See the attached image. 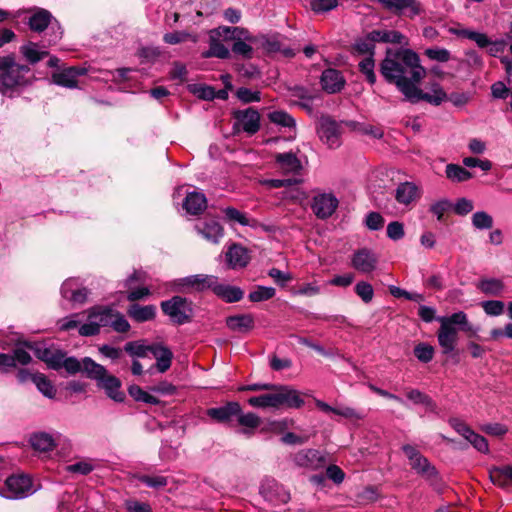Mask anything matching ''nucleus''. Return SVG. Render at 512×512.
I'll use <instances>...</instances> for the list:
<instances>
[{
    "label": "nucleus",
    "mask_w": 512,
    "mask_h": 512,
    "mask_svg": "<svg viewBox=\"0 0 512 512\" xmlns=\"http://www.w3.org/2000/svg\"><path fill=\"white\" fill-rule=\"evenodd\" d=\"M380 73L389 84H394L404 98L421 83L426 76V69L420 58L411 49L386 50V56L380 64Z\"/></svg>",
    "instance_id": "f257e3e1"
},
{
    "label": "nucleus",
    "mask_w": 512,
    "mask_h": 512,
    "mask_svg": "<svg viewBox=\"0 0 512 512\" xmlns=\"http://www.w3.org/2000/svg\"><path fill=\"white\" fill-rule=\"evenodd\" d=\"M436 320L440 323L437 331V339L442 353L448 355L455 350L458 341V328L465 332L476 333L477 328H474L469 323L467 314L463 311L453 313L450 316L437 317Z\"/></svg>",
    "instance_id": "f03ea898"
},
{
    "label": "nucleus",
    "mask_w": 512,
    "mask_h": 512,
    "mask_svg": "<svg viewBox=\"0 0 512 512\" xmlns=\"http://www.w3.org/2000/svg\"><path fill=\"white\" fill-rule=\"evenodd\" d=\"M270 393L253 396L248 399V404L256 408H300L304 404V400L299 393L288 386H276L271 388Z\"/></svg>",
    "instance_id": "7ed1b4c3"
},
{
    "label": "nucleus",
    "mask_w": 512,
    "mask_h": 512,
    "mask_svg": "<svg viewBox=\"0 0 512 512\" xmlns=\"http://www.w3.org/2000/svg\"><path fill=\"white\" fill-rule=\"evenodd\" d=\"M29 72L30 68L17 64L13 55L0 57V93L8 95L15 88L26 85Z\"/></svg>",
    "instance_id": "20e7f679"
},
{
    "label": "nucleus",
    "mask_w": 512,
    "mask_h": 512,
    "mask_svg": "<svg viewBox=\"0 0 512 512\" xmlns=\"http://www.w3.org/2000/svg\"><path fill=\"white\" fill-rule=\"evenodd\" d=\"M84 372L89 378L98 382V386L104 389L109 398L116 402L124 400L125 394L120 389L121 381L117 377L108 374L104 366L86 357L84 358Z\"/></svg>",
    "instance_id": "39448f33"
},
{
    "label": "nucleus",
    "mask_w": 512,
    "mask_h": 512,
    "mask_svg": "<svg viewBox=\"0 0 512 512\" xmlns=\"http://www.w3.org/2000/svg\"><path fill=\"white\" fill-rule=\"evenodd\" d=\"M163 313L176 325H182L191 321L193 316L192 302L181 296H174L161 302Z\"/></svg>",
    "instance_id": "423d86ee"
},
{
    "label": "nucleus",
    "mask_w": 512,
    "mask_h": 512,
    "mask_svg": "<svg viewBox=\"0 0 512 512\" xmlns=\"http://www.w3.org/2000/svg\"><path fill=\"white\" fill-rule=\"evenodd\" d=\"M28 25L34 32H43L45 29H49L50 38L48 39V46L55 45L62 37V30L56 20L53 21L50 12L44 9H40L35 12L30 18Z\"/></svg>",
    "instance_id": "0eeeda50"
},
{
    "label": "nucleus",
    "mask_w": 512,
    "mask_h": 512,
    "mask_svg": "<svg viewBox=\"0 0 512 512\" xmlns=\"http://www.w3.org/2000/svg\"><path fill=\"white\" fill-rule=\"evenodd\" d=\"M114 310L107 307H94L88 311L87 323L79 327L81 336L97 335L101 327L110 326Z\"/></svg>",
    "instance_id": "6e6552de"
},
{
    "label": "nucleus",
    "mask_w": 512,
    "mask_h": 512,
    "mask_svg": "<svg viewBox=\"0 0 512 512\" xmlns=\"http://www.w3.org/2000/svg\"><path fill=\"white\" fill-rule=\"evenodd\" d=\"M36 489L32 480L27 475H12L5 481V487L0 491V496L6 499H22L32 495Z\"/></svg>",
    "instance_id": "1a4fd4ad"
},
{
    "label": "nucleus",
    "mask_w": 512,
    "mask_h": 512,
    "mask_svg": "<svg viewBox=\"0 0 512 512\" xmlns=\"http://www.w3.org/2000/svg\"><path fill=\"white\" fill-rule=\"evenodd\" d=\"M401 449L407 457L411 469L418 475L428 480H432L437 477L436 468L415 446L405 444Z\"/></svg>",
    "instance_id": "9d476101"
},
{
    "label": "nucleus",
    "mask_w": 512,
    "mask_h": 512,
    "mask_svg": "<svg viewBox=\"0 0 512 512\" xmlns=\"http://www.w3.org/2000/svg\"><path fill=\"white\" fill-rule=\"evenodd\" d=\"M248 42L254 44L256 49H262L267 55H274L281 53L286 58H291L295 55L291 48H283L278 35H249Z\"/></svg>",
    "instance_id": "9b49d317"
},
{
    "label": "nucleus",
    "mask_w": 512,
    "mask_h": 512,
    "mask_svg": "<svg viewBox=\"0 0 512 512\" xmlns=\"http://www.w3.org/2000/svg\"><path fill=\"white\" fill-rule=\"evenodd\" d=\"M214 275L195 274L180 278L176 281L177 288L180 292H202L207 289L212 290L215 283Z\"/></svg>",
    "instance_id": "f8f14e48"
},
{
    "label": "nucleus",
    "mask_w": 512,
    "mask_h": 512,
    "mask_svg": "<svg viewBox=\"0 0 512 512\" xmlns=\"http://www.w3.org/2000/svg\"><path fill=\"white\" fill-rule=\"evenodd\" d=\"M292 460L297 467L311 471L319 470L327 463L325 455L317 449H301L293 455Z\"/></svg>",
    "instance_id": "ddd939ff"
},
{
    "label": "nucleus",
    "mask_w": 512,
    "mask_h": 512,
    "mask_svg": "<svg viewBox=\"0 0 512 512\" xmlns=\"http://www.w3.org/2000/svg\"><path fill=\"white\" fill-rule=\"evenodd\" d=\"M450 426L461 436H463L475 449L479 452L487 453L489 445L487 440L473 431L466 423L458 418H451L449 420Z\"/></svg>",
    "instance_id": "4468645a"
},
{
    "label": "nucleus",
    "mask_w": 512,
    "mask_h": 512,
    "mask_svg": "<svg viewBox=\"0 0 512 512\" xmlns=\"http://www.w3.org/2000/svg\"><path fill=\"white\" fill-rule=\"evenodd\" d=\"M421 185L405 181L397 185L394 191V197L397 203L405 207H412L422 197Z\"/></svg>",
    "instance_id": "2eb2a0df"
},
{
    "label": "nucleus",
    "mask_w": 512,
    "mask_h": 512,
    "mask_svg": "<svg viewBox=\"0 0 512 512\" xmlns=\"http://www.w3.org/2000/svg\"><path fill=\"white\" fill-rule=\"evenodd\" d=\"M339 205L337 197L333 193H319L312 199L311 208L319 219H327L332 216Z\"/></svg>",
    "instance_id": "dca6fc26"
},
{
    "label": "nucleus",
    "mask_w": 512,
    "mask_h": 512,
    "mask_svg": "<svg viewBox=\"0 0 512 512\" xmlns=\"http://www.w3.org/2000/svg\"><path fill=\"white\" fill-rule=\"evenodd\" d=\"M318 135L321 141L330 148H337L341 144L340 125L329 117L320 120Z\"/></svg>",
    "instance_id": "f3484780"
},
{
    "label": "nucleus",
    "mask_w": 512,
    "mask_h": 512,
    "mask_svg": "<svg viewBox=\"0 0 512 512\" xmlns=\"http://www.w3.org/2000/svg\"><path fill=\"white\" fill-rule=\"evenodd\" d=\"M447 94L438 83H434L431 86V93L423 92L419 85H416L405 100L410 103H418L419 101H426L433 105H440L446 100Z\"/></svg>",
    "instance_id": "a211bd4d"
},
{
    "label": "nucleus",
    "mask_w": 512,
    "mask_h": 512,
    "mask_svg": "<svg viewBox=\"0 0 512 512\" xmlns=\"http://www.w3.org/2000/svg\"><path fill=\"white\" fill-rule=\"evenodd\" d=\"M196 232L206 241L219 244L224 236V229L215 219H201L195 224Z\"/></svg>",
    "instance_id": "6ab92c4d"
},
{
    "label": "nucleus",
    "mask_w": 512,
    "mask_h": 512,
    "mask_svg": "<svg viewBox=\"0 0 512 512\" xmlns=\"http://www.w3.org/2000/svg\"><path fill=\"white\" fill-rule=\"evenodd\" d=\"M378 263V256L370 249L362 248L354 252L351 265L352 267L361 273L373 272Z\"/></svg>",
    "instance_id": "aec40b11"
},
{
    "label": "nucleus",
    "mask_w": 512,
    "mask_h": 512,
    "mask_svg": "<svg viewBox=\"0 0 512 512\" xmlns=\"http://www.w3.org/2000/svg\"><path fill=\"white\" fill-rule=\"evenodd\" d=\"M87 73V69L85 67L80 66H72L65 68L63 70L54 72L52 74V81L56 85L66 87V88H76L78 81L77 78L79 76H83Z\"/></svg>",
    "instance_id": "412c9836"
},
{
    "label": "nucleus",
    "mask_w": 512,
    "mask_h": 512,
    "mask_svg": "<svg viewBox=\"0 0 512 512\" xmlns=\"http://www.w3.org/2000/svg\"><path fill=\"white\" fill-rule=\"evenodd\" d=\"M387 10L396 14L407 13L410 18L420 14L421 6L417 0H378Z\"/></svg>",
    "instance_id": "4be33fe9"
},
{
    "label": "nucleus",
    "mask_w": 512,
    "mask_h": 512,
    "mask_svg": "<svg viewBox=\"0 0 512 512\" xmlns=\"http://www.w3.org/2000/svg\"><path fill=\"white\" fill-rule=\"evenodd\" d=\"M225 258L228 267L231 269L244 268L250 261L248 249L237 243H233L227 248Z\"/></svg>",
    "instance_id": "5701e85b"
},
{
    "label": "nucleus",
    "mask_w": 512,
    "mask_h": 512,
    "mask_svg": "<svg viewBox=\"0 0 512 512\" xmlns=\"http://www.w3.org/2000/svg\"><path fill=\"white\" fill-rule=\"evenodd\" d=\"M240 412L241 406L238 402H228L221 407L209 408L206 413L211 419L219 423H227Z\"/></svg>",
    "instance_id": "b1692460"
},
{
    "label": "nucleus",
    "mask_w": 512,
    "mask_h": 512,
    "mask_svg": "<svg viewBox=\"0 0 512 512\" xmlns=\"http://www.w3.org/2000/svg\"><path fill=\"white\" fill-rule=\"evenodd\" d=\"M212 291L227 303L238 302L244 296V292L240 287L219 283L218 277H215V283L212 286Z\"/></svg>",
    "instance_id": "393cba45"
},
{
    "label": "nucleus",
    "mask_w": 512,
    "mask_h": 512,
    "mask_svg": "<svg viewBox=\"0 0 512 512\" xmlns=\"http://www.w3.org/2000/svg\"><path fill=\"white\" fill-rule=\"evenodd\" d=\"M369 39L378 43L408 45L407 37L396 30H373L369 32Z\"/></svg>",
    "instance_id": "a878e982"
},
{
    "label": "nucleus",
    "mask_w": 512,
    "mask_h": 512,
    "mask_svg": "<svg viewBox=\"0 0 512 512\" xmlns=\"http://www.w3.org/2000/svg\"><path fill=\"white\" fill-rule=\"evenodd\" d=\"M345 84L341 73L335 69H326L321 76L322 88L328 93L339 92Z\"/></svg>",
    "instance_id": "bb28decb"
},
{
    "label": "nucleus",
    "mask_w": 512,
    "mask_h": 512,
    "mask_svg": "<svg viewBox=\"0 0 512 512\" xmlns=\"http://www.w3.org/2000/svg\"><path fill=\"white\" fill-rule=\"evenodd\" d=\"M48 44H43L41 49L37 43H34L32 41H29L25 44H23L19 51L23 58L29 62L30 64L34 65L41 61L43 58L48 56V51L46 48H48Z\"/></svg>",
    "instance_id": "cd10ccee"
},
{
    "label": "nucleus",
    "mask_w": 512,
    "mask_h": 512,
    "mask_svg": "<svg viewBox=\"0 0 512 512\" xmlns=\"http://www.w3.org/2000/svg\"><path fill=\"white\" fill-rule=\"evenodd\" d=\"M227 327L239 333H247L254 328L255 321L251 314H238L226 318Z\"/></svg>",
    "instance_id": "c85d7f7f"
},
{
    "label": "nucleus",
    "mask_w": 512,
    "mask_h": 512,
    "mask_svg": "<svg viewBox=\"0 0 512 512\" xmlns=\"http://www.w3.org/2000/svg\"><path fill=\"white\" fill-rule=\"evenodd\" d=\"M249 35V31L242 27L220 26L210 31V36L216 37V39L223 38L224 40L244 39L248 41Z\"/></svg>",
    "instance_id": "c756f323"
},
{
    "label": "nucleus",
    "mask_w": 512,
    "mask_h": 512,
    "mask_svg": "<svg viewBox=\"0 0 512 512\" xmlns=\"http://www.w3.org/2000/svg\"><path fill=\"white\" fill-rule=\"evenodd\" d=\"M150 353L155 357L156 368L160 373H164L170 368L173 354L168 347L154 344Z\"/></svg>",
    "instance_id": "7c9ffc66"
},
{
    "label": "nucleus",
    "mask_w": 512,
    "mask_h": 512,
    "mask_svg": "<svg viewBox=\"0 0 512 512\" xmlns=\"http://www.w3.org/2000/svg\"><path fill=\"white\" fill-rule=\"evenodd\" d=\"M127 314L136 322L151 321L156 316V306L152 304L145 306L132 304L128 307Z\"/></svg>",
    "instance_id": "2f4dec72"
},
{
    "label": "nucleus",
    "mask_w": 512,
    "mask_h": 512,
    "mask_svg": "<svg viewBox=\"0 0 512 512\" xmlns=\"http://www.w3.org/2000/svg\"><path fill=\"white\" fill-rule=\"evenodd\" d=\"M489 477L493 484L508 488L512 485V466L493 467L489 470Z\"/></svg>",
    "instance_id": "473e14b6"
},
{
    "label": "nucleus",
    "mask_w": 512,
    "mask_h": 512,
    "mask_svg": "<svg viewBox=\"0 0 512 512\" xmlns=\"http://www.w3.org/2000/svg\"><path fill=\"white\" fill-rule=\"evenodd\" d=\"M238 119L243 130L248 134H254L260 128V115L254 109L249 108L239 112Z\"/></svg>",
    "instance_id": "72a5a7b5"
},
{
    "label": "nucleus",
    "mask_w": 512,
    "mask_h": 512,
    "mask_svg": "<svg viewBox=\"0 0 512 512\" xmlns=\"http://www.w3.org/2000/svg\"><path fill=\"white\" fill-rule=\"evenodd\" d=\"M275 159L280 169L285 173L297 174L302 169L300 160L292 152L279 153Z\"/></svg>",
    "instance_id": "f704fd0d"
},
{
    "label": "nucleus",
    "mask_w": 512,
    "mask_h": 512,
    "mask_svg": "<svg viewBox=\"0 0 512 512\" xmlns=\"http://www.w3.org/2000/svg\"><path fill=\"white\" fill-rule=\"evenodd\" d=\"M206 206L207 200L205 195L195 191L187 194L183 204L184 209L193 215H197L204 211Z\"/></svg>",
    "instance_id": "c9c22d12"
},
{
    "label": "nucleus",
    "mask_w": 512,
    "mask_h": 512,
    "mask_svg": "<svg viewBox=\"0 0 512 512\" xmlns=\"http://www.w3.org/2000/svg\"><path fill=\"white\" fill-rule=\"evenodd\" d=\"M316 406L325 413H334L347 419L359 420L363 415L351 407L334 408L322 400L315 401Z\"/></svg>",
    "instance_id": "e433bc0d"
},
{
    "label": "nucleus",
    "mask_w": 512,
    "mask_h": 512,
    "mask_svg": "<svg viewBox=\"0 0 512 512\" xmlns=\"http://www.w3.org/2000/svg\"><path fill=\"white\" fill-rule=\"evenodd\" d=\"M477 288L486 295L500 296L505 289V284L498 278H484L478 282Z\"/></svg>",
    "instance_id": "4c0bfd02"
},
{
    "label": "nucleus",
    "mask_w": 512,
    "mask_h": 512,
    "mask_svg": "<svg viewBox=\"0 0 512 512\" xmlns=\"http://www.w3.org/2000/svg\"><path fill=\"white\" fill-rule=\"evenodd\" d=\"M449 32L458 37L467 38L469 40L474 41L478 47L485 48L488 46V36L484 33L476 32L469 29L464 28H449Z\"/></svg>",
    "instance_id": "58836bf2"
},
{
    "label": "nucleus",
    "mask_w": 512,
    "mask_h": 512,
    "mask_svg": "<svg viewBox=\"0 0 512 512\" xmlns=\"http://www.w3.org/2000/svg\"><path fill=\"white\" fill-rule=\"evenodd\" d=\"M236 417L239 425L244 427L239 432L247 437L253 434V430L256 429L261 422L260 417L252 412L243 414L241 411Z\"/></svg>",
    "instance_id": "ea45409f"
},
{
    "label": "nucleus",
    "mask_w": 512,
    "mask_h": 512,
    "mask_svg": "<svg viewBox=\"0 0 512 512\" xmlns=\"http://www.w3.org/2000/svg\"><path fill=\"white\" fill-rule=\"evenodd\" d=\"M405 395L413 404L423 405L430 412H436L437 405L433 399L418 389H406Z\"/></svg>",
    "instance_id": "a19ab883"
},
{
    "label": "nucleus",
    "mask_w": 512,
    "mask_h": 512,
    "mask_svg": "<svg viewBox=\"0 0 512 512\" xmlns=\"http://www.w3.org/2000/svg\"><path fill=\"white\" fill-rule=\"evenodd\" d=\"M30 444L33 449L39 452H48L55 447V440L52 435L46 432H38L30 437Z\"/></svg>",
    "instance_id": "79ce46f5"
},
{
    "label": "nucleus",
    "mask_w": 512,
    "mask_h": 512,
    "mask_svg": "<svg viewBox=\"0 0 512 512\" xmlns=\"http://www.w3.org/2000/svg\"><path fill=\"white\" fill-rule=\"evenodd\" d=\"M446 177L452 182H465L473 177L472 173L457 164H448L445 169Z\"/></svg>",
    "instance_id": "37998d69"
},
{
    "label": "nucleus",
    "mask_w": 512,
    "mask_h": 512,
    "mask_svg": "<svg viewBox=\"0 0 512 512\" xmlns=\"http://www.w3.org/2000/svg\"><path fill=\"white\" fill-rule=\"evenodd\" d=\"M204 57H217L220 59H227L230 57L229 49L220 42L216 37L210 36L209 50L203 54Z\"/></svg>",
    "instance_id": "c03bdc74"
},
{
    "label": "nucleus",
    "mask_w": 512,
    "mask_h": 512,
    "mask_svg": "<svg viewBox=\"0 0 512 512\" xmlns=\"http://www.w3.org/2000/svg\"><path fill=\"white\" fill-rule=\"evenodd\" d=\"M33 383L45 397L53 399L56 396L55 387L44 374L36 373V375L33 377Z\"/></svg>",
    "instance_id": "a18cd8bd"
},
{
    "label": "nucleus",
    "mask_w": 512,
    "mask_h": 512,
    "mask_svg": "<svg viewBox=\"0 0 512 512\" xmlns=\"http://www.w3.org/2000/svg\"><path fill=\"white\" fill-rule=\"evenodd\" d=\"M262 492L265 493V496L272 500V489H275V492L278 496V501L281 503H287L290 499L289 493L280 485H278L274 480L267 481L266 484H263Z\"/></svg>",
    "instance_id": "49530a36"
},
{
    "label": "nucleus",
    "mask_w": 512,
    "mask_h": 512,
    "mask_svg": "<svg viewBox=\"0 0 512 512\" xmlns=\"http://www.w3.org/2000/svg\"><path fill=\"white\" fill-rule=\"evenodd\" d=\"M97 467L94 459H82L76 463L70 464L66 467V471L69 473L88 475Z\"/></svg>",
    "instance_id": "de8ad7c7"
},
{
    "label": "nucleus",
    "mask_w": 512,
    "mask_h": 512,
    "mask_svg": "<svg viewBox=\"0 0 512 512\" xmlns=\"http://www.w3.org/2000/svg\"><path fill=\"white\" fill-rule=\"evenodd\" d=\"M128 392H129L130 396L136 401H141V402L153 404V405H156L159 403V400L155 396L147 393L138 385H131L128 388Z\"/></svg>",
    "instance_id": "09e8293b"
},
{
    "label": "nucleus",
    "mask_w": 512,
    "mask_h": 512,
    "mask_svg": "<svg viewBox=\"0 0 512 512\" xmlns=\"http://www.w3.org/2000/svg\"><path fill=\"white\" fill-rule=\"evenodd\" d=\"M472 225L479 230H487L493 227V218L485 211H477L472 215Z\"/></svg>",
    "instance_id": "8fccbe9b"
},
{
    "label": "nucleus",
    "mask_w": 512,
    "mask_h": 512,
    "mask_svg": "<svg viewBox=\"0 0 512 512\" xmlns=\"http://www.w3.org/2000/svg\"><path fill=\"white\" fill-rule=\"evenodd\" d=\"M276 290L273 287L258 286L254 291L249 293V300L252 302H262L273 298Z\"/></svg>",
    "instance_id": "3c124183"
},
{
    "label": "nucleus",
    "mask_w": 512,
    "mask_h": 512,
    "mask_svg": "<svg viewBox=\"0 0 512 512\" xmlns=\"http://www.w3.org/2000/svg\"><path fill=\"white\" fill-rule=\"evenodd\" d=\"M359 70L360 72L365 76V79L367 82H369L371 85L375 84L376 82V75L374 72V59L372 56L366 57L365 59L361 60L359 62Z\"/></svg>",
    "instance_id": "603ef678"
},
{
    "label": "nucleus",
    "mask_w": 512,
    "mask_h": 512,
    "mask_svg": "<svg viewBox=\"0 0 512 512\" xmlns=\"http://www.w3.org/2000/svg\"><path fill=\"white\" fill-rule=\"evenodd\" d=\"M434 347L427 343H419L414 347L415 357L423 363L430 362L434 357Z\"/></svg>",
    "instance_id": "864d4df0"
},
{
    "label": "nucleus",
    "mask_w": 512,
    "mask_h": 512,
    "mask_svg": "<svg viewBox=\"0 0 512 512\" xmlns=\"http://www.w3.org/2000/svg\"><path fill=\"white\" fill-rule=\"evenodd\" d=\"M271 122L282 127L292 128L295 127V120L292 116L284 111H273L269 114Z\"/></svg>",
    "instance_id": "5fc2aeb1"
},
{
    "label": "nucleus",
    "mask_w": 512,
    "mask_h": 512,
    "mask_svg": "<svg viewBox=\"0 0 512 512\" xmlns=\"http://www.w3.org/2000/svg\"><path fill=\"white\" fill-rule=\"evenodd\" d=\"M153 345H144L139 342H128L124 346V350L131 356L146 357L151 352Z\"/></svg>",
    "instance_id": "6e6d98bb"
},
{
    "label": "nucleus",
    "mask_w": 512,
    "mask_h": 512,
    "mask_svg": "<svg viewBox=\"0 0 512 512\" xmlns=\"http://www.w3.org/2000/svg\"><path fill=\"white\" fill-rule=\"evenodd\" d=\"M252 45L253 44L244 39L235 40L232 45V52L246 59H251L253 57L254 50Z\"/></svg>",
    "instance_id": "4d7b16f0"
},
{
    "label": "nucleus",
    "mask_w": 512,
    "mask_h": 512,
    "mask_svg": "<svg viewBox=\"0 0 512 512\" xmlns=\"http://www.w3.org/2000/svg\"><path fill=\"white\" fill-rule=\"evenodd\" d=\"M424 53L430 60L441 63L448 62L451 58L449 50L440 47L427 48Z\"/></svg>",
    "instance_id": "13d9d810"
},
{
    "label": "nucleus",
    "mask_w": 512,
    "mask_h": 512,
    "mask_svg": "<svg viewBox=\"0 0 512 512\" xmlns=\"http://www.w3.org/2000/svg\"><path fill=\"white\" fill-rule=\"evenodd\" d=\"M355 293L364 303H370L374 297V289L372 285L365 281H360L355 285Z\"/></svg>",
    "instance_id": "bf43d9fd"
},
{
    "label": "nucleus",
    "mask_w": 512,
    "mask_h": 512,
    "mask_svg": "<svg viewBox=\"0 0 512 512\" xmlns=\"http://www.w3.org/2000/svg\"><path fill=\"white\" fill-rule=\"evenodd\" d=\"M84 312L75 313L70 316H67L58 321L59 329L62 331H68L70 329L76 328L80 322L82 321V317L84 316Z\"/></svg>",
    "instance_id": "052dcab7"
},
{
    "label": "nucleus",
    "mask_w": 512,
    "mask_h": 512,
    "mask_svg": "<svg viewBox=\"0 0 512 512\" xmlns=\"http://www.w3.org/2000/svg\"><path fill=\"white\" fill-rule=\"evenodd\" d=\"M339 4V0H312L311 9L315 13H325L335 9Z\"/></svg>",
    "instance_id": "680f3d73"
},
{
    "label": "nucleus",
    "mask_w": 512,
    "mask_h": 512,
    "mask_svg": "<svg viewBox=\"0 0 512 512\" xmlns=\"http://www.w3.org/2000/svg\"><path fill=\"white\" fill-rule=\"evenodd\" d=\"M484 312L490 316H499L504 311V303L499 300H488L481 303Z\"/></svg>",
    "instance_id": "e2e57ef3"
},
{
    "label": "nucleus",
    "mask_w": 512,
    "mask_h": 512,
    "mask_svg": "<svg viewBox=\"0 0 512 512\" xmlns=\"http://www.w3.org/2000/svg\"><path fill=\"white\" fill-rule=\"evenodd\" d=\"M110 326L119 333H125L130 329V324L120 312H113Z\"/></svg>",
    "instance_id": "0e129e2a"
},
{
    "label": "nucleus",
    "mask_w": 512,
    "mask_h": 512,
    "mask_svg": "<svg viewBox=\"0 0 512 512\" xmlns=\"http://www.w3.org/2000/svg\"><path fill=\"white\" fill-rule=\"evenodd\" d=\"M26 346L24 345V343L21 345V346H17L13 352H12V357H13V360H14V363H15V366L17 364H20V365H28L31 360H32V357L31 355L29 354V352L26 350Z\"/></svg>",
    "instance_id": "69168bd1"
},
{
    "label": "nucleus",
    "mask_w": 512,
    "mask_h": 512,
    "mask_svg": "<svg viewBox=\"0 0 512 512\" xmlns=\"http://www.w3.org/2000/svg\"><path fill=\"white\" fill-rule=\"evenodd\" d=\"M474 209V203L468 198H459L453 206V210L457 215L465 216L472 212Z\"/></svg>",
    "instance_id": "338daca9"
},
{
    "label": "nucleus",
    "mask_w": 512,
    "mask_h": 512,
    "mask_svg": "<svg viewBox=\"0 0 512 512\" xmlns=\"http://www.w3.org/2000/svg\"><path fill=\"white\" fill-rule=\"evenodd\" d=\"M237 97L244 103L259 102L261 100L260 92L241 87L237 90Z\"/></svg>",
    "instance_id": "774afa93"
}]
</instances>
